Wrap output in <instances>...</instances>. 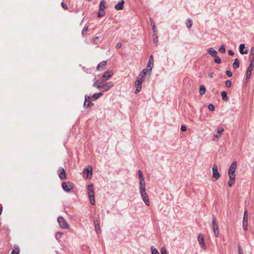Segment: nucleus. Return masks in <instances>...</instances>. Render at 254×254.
Wrapping results in <instances>:
<instances>
[{
    "instance_id": "f257e3e1",
    "label": "nucleus",
    "mask_w": 254,
    "mask_h": 254,
    "mask_svg": "<svg viewBox=\"0 0 254 254\" xmlns=\"http://www.w3.org/2000/svg\"><path fill=\"white\" fill-rule=\"evenodd\" d=\"M93 185L91 184L88 186V196L90 201L92 205L95 204L94 191L93 189Z\"/></svg>"
},
{
    "instance_id": "f03ea898",
    "label": "nucleus",
    "mask_w": 254,
    "mask_h": 254,
    "mask_svg": "<svg viewBox=\"0 0 254 254\" xmlns=\"http://www.w3.org/2000/svg\"><path fill=\"white\" fill-rule=\"evenodd\" d=\"M63 189L66 192H69L73 188V184L70 182H63L62 184Z\"/></svg>"
},
{
    "instance_id": "7ed1b4c3",
    "label": "nucleus",
    "mask_w": 254,
    "mask_h": 254,
    "mask_svg": "<svg viewBox=\"0 0 254 254\" xmlns=\"http://www.w3.org/2000/svg\"><path fill=\"white\" fill-rule=\"evenodd\" d=\"M58 222L61 228L63 229H68L69 228L68 224L63 217H59Z\"/></svg>"
},
{
    "instance_id": "20e7f679",
    "label": "nucleus",
    "mask_w": 254,
    "mask_h": 254,
    "mask_svg": "<svg viewBox=\"0 0 254 254\" xmlns=\"http://www.w3.org/2000/svg\"><path fill=\"white\" fill-rule=\"evenodd\" d=\"M212 226L213 230V232L216 237H218L219 235V231L218 226L216 222V218L213 217L212 221Z\"/></svg>"
},
{
    "instance_id": "39448f33",
    "label": "nucleus",
    "mask_w": 254,
    "mask_h": 254,
    "mask_svg": "<svg viewBox=\"0 0 254 254\" xmlns=\"http://www.w3.org/2000/svg\"><path fill=\"white\" fill-rule=\"evenodd\" d=\"M237 168V162L233 161L232 163L231 164L229 170H228V175L229 176H235V172L236 171Z\"/></svg>"
},
{
    "instance_id": "423d86ee",
    "label": "nucleus",
    "mask_w": 254,
    "mask_h": 254,
    "mask_svg": "<svg viewBox=\"0 0 254 254\" xmlns=\"http://www.w3.org/2000/svg\"><path fill=\"white\" fill-rule=\"evenodd\" d=\"M248 216L247 210H245L244 214L243 221V227L244 231H246L248 230Z\"/></svg>"
},
{
    "instance_id": "0eeeda50",
    "label": "nucleus",
    "mask_w": 254,
    "mask_h": 254,
    "mask_svg": "<svg viewBox=\"0 0 254 254\" xmlns=\"http://www.w3.org/2000/svg\"><path fill=\"white\" fill-rule=\"evenodd\" d=\"M213 177L217 180L220 177V175L218 171V166L216 164H213L212 167Z\"/></svg>"
},
{
    "instance_id": "6e6552de",
    "label": "nucleus",
    "mask_w": 254,
    "mask_h": 254,
    "mask_svg": "<svg viewBox=\"0 0 254 254\" xmlns=\"http://www.w3.org/2000/svg\"><path fill=\"white\" fill-rule=\"evenodd\" d=\"M92 167L90 166L84 169L83 174L86 176V179L91 178L92 175Z\"/></svg>"
},
{
    "instance_id": "1a4fd4ad",
    "label": "nucleus",
    "mask_w": 254,
    "mask_h": 254,
    "mask_svg": "<svg viewBox=\"0 0 254 254\" xmlns=\"http://www.w3.org/2000/svg\"><path fill=\"white\" fill-rule=\"evenodd\" d=\"M142 82H143V79H138L135 82V94H137L140 91V90L141 89Z\"/></svg>"
},
{
    "instance_id": "9d476101",
    "label": "nucleus",
    "mask_w": 254,
    "mask_h": 254,
    "mask_svg": "<svg viewBox=\"0 0 254 254\" xmlns=\"http://www.w3.org/2000/svg\"><path fill=\"white\" fill-rule=\"evenodd\" d=\"M58 175L61 180L66 179L65 171L63 167H60L58 170Z\"/></svg>"
},
{
    "instance_id": "9b49d317",
    "label": "nucleus",
    "mask_w": 254,
    "mask_h": 254,
    "mask_svg": "<svg viewBox=\"0 0 254 254\" xmlns=\"http://www.w3.org/2000/svg\"><path fill=\"white\" fill-rule=\"evenodd\" d=\"M154 59L152 55H151L149 58V61L147 63V68H148V73L150 74L153 65Z\"/></svg>"
},
{
    "instance_id": "f8f14e48",
    "label": "nucleus",
    "mask_w": 254,
    "mask_h": 254,
    "mask_svg": "<svg viewBox=\"0 0 254 254\" xmlns=\"http://www.w3.org/2000/svg\"><path fill=\"white\" fill-rule=\"evenodd\" d=\"M113 86V83L111 82H106L105 83L101 85V89H103L104 90L102 91H108Z\"/></svg>"
},
{
    "instance_id": "ddd939ff",
    "label": "nucleus",
    "mask_w": 254,
    "mask_h": 254,
    "mask_svg": "<svg viewBox=\"0 0 254 254\" xmlns=\"http://www.w3.org/2000/svg\"><path fill=\"white\" fill-rule=\"evenodd\" d=\"M198 241L199 242V243L200 245H201V247L203 248V249L205 250L206 248V245L204 243V237L202 234H200L198 235Z\"/></svg>"
},
{
    "instance_id": "4468645a",
    "label": "nucleus",
    "mask_w": 254,
    "mask_h": 254,
    "mask_svg": "<svg viewBox=\"0 0 254 254\" xmlns=\"http://www.w3.org/2000/svg\"><path fill=\"white\" fill-rule=\"evenodd\" d=\"M142 199L147 206L149 205L148 196L146 191L140 193Z\"/></svg>"
},
{
    "instance_id": "2eb2a0df",
    "label": "nucleus",
    "mask_w": 254,
    "mask_h": 254,
    "mask_svg": "<svg viewBox=\"0 0 254 254\" xmlns=\"http://www.w3.org/2000/svg\"><path fill=\"white\" fill-rule=\"evenodd\" d=\"M107 64V62L106 61H103L100 63L97 66V69L98 70H102L104 69Z\"/></svg>"
},
{
    "instance_id": "dca6fc26",
    "label": "nucleus",
    "mask_w": 254,
    "mask_h": 254,
    "mask_svg": "<svg viewBox=\"0 0 254 254\" xmlns=\"http://www.w3.org/2000/svg\"><path fill=\"white\" fill-rule=\"evenodd\" d=\"M113 73L111 71H106L103 75H102L103 80H108L112 76Z\"/></svg>"
},
{
    "instance_id": "f3484780",
    "label": "nucleus",
    "mask_w": 254,
    "mask_h": 254,
    "mask_svg": "<svg viewBox=\"0 0 254 254\" xmlns=\"http://www.w3.org/2000/svg\"><path fill=\"white\" fill-rule=\"evenodd\" d=\"M138 174L139 176V185H145L144 181V178L143 176V173L140 170L138 171Z\"/></svg>"
},
{
    "instance_id": "a211bd4d",
    "label": "nucleus",
    "mask_w": 254,
    "mask_h": 254,
    "mask_svg": "<svg viewBox=\"0 0 254 254\" xmlns=\"http://www.w3.org/2000/svg\"><path fill=\"white\" fill-rule=\"evenodd\" d=\"M125 1L124 0L120 1L115 6V8L117 10H122L124 8V4Z\"/></svg>"
},
{
    "instance_id": "6ab92c4d",
    "label": "nucleus",
    "mask_w": 254,
    "mask_h": 254,
    "mask_svg": "<svg viewBox=\"0 0 254 254\" xmlns=\"http://www.w3.org/2000/svg\"><path fill=\"white\" fill-rule=\"evenodd\" d=\"M245 44H241L240 45V47H239V48H240V53L243 55V54H247L248 52V49H246L245 51L244 50V49H245Z\"/></svg>"
},
{
    "instance_id": "aec40b11",
    "label": "nucleus",
    "mask_w": 254,
    "mask_h": 254,
    "mask_svg": "<svg viewBox=\"0 0 254 254\" xmlns=\"http://www.w3.org/2000/svg\"><path fill=\"white\" fill-rule=\"evenodd\" d=\"M94 225H95V228L97 234H98L99 232H100L101 230L99 227V224L97 221V219L96 218H94Z\"/></svg>"
},
{
    "instance_id": "412c9836",
    "label": "nucleus",
    "mask_w": 254,
    "mask_h": 254,
    "mask_svg": "<svg viewBox=\"0 0 254 254\" xmlns=\"http://www.w3.org/2000/svg\"><path fill=\"white\" fill-rule=\"evenodd\" d=\"M207 52L213 57L217 55V52L213 48H210L208 49Z\"/></svg>"
},
{
    "instance_id": "4be33fe9",
    "label": "nucleus",
    "mask_w": 254,
    "mask_h": 254,
    "mask_svg": "<svg viewBox=\"0 0 254 254\" xmlns=\"http://www.w3.org/2000/svg\"><path fill=\"white\" fill-rule=\"evenodd\" d=\"M107 8V6L106 5V2L104 0H102L100 1V4H99V10H104L105 9Z\"/></svg>"
},
{
    "instance_id": "5701e85b",
    "label": "nucleus",
    "mask_w": 254,
    "mask_h": 254,
    "mask_svg": "<svg viewBox=\"0 0 254 254\" xmlns=\"http://www.w3.org/2000/svg\"><path fill=\"white\" fill-rule=\"evenodd\" d=\"M229 181L228 182V185L229 187H232L233 184L235 183V176H229Z\"/></svg>"
},
{
    "instance_id": "b1692460",
    "label": "nucleus",
    "mask_w": 254,
    "mask_h": 254,
    "mask_svg": "<svg viewBox=\"0 0 254 254\" xmlns=\"http://www.w3.org/2000/svg\"><path fill=\"white\" fill-rule=\"evenodd\" d=\"M240 66V61L236 58L234 60V62L233 64V67L234 69H237Z\"/></svg>"
},
{
    "instance_id": "393cba45",
    "label": "nucleus",
    "mask_w": 254,
    "mask_h": 254,
    "mask_svg": "<svg viewBox=\"0 0 254 254\" xmlns=\"http://www.w3.org/2000/svg\"><path fill=\"white\" fill-rule=\"evenodd\" d=\"M147 72H148V69H143L139 75V76H140V79H143L145 75H146Z\"/></svg>"
},
{
    "instance_id": "a878e982",
    "label": "nucleus",
    "mask_w": 254,
    "mask_h": 254,
    "mask_svg": "<svg viewBox=\"0 0 254 254\" xmlns=\"http://www.w3.org/2000/svg\"><path fill=\"white\" fill-rule=\"evenodd\" d=\"M221 97H222V99L224 101H227L228 99V97H227V92L225 91H223L221 92Z\"/></svg>"
},
{
    "instance_id": "bb28decb",
    "label": "nucleus",
    "mask_w": 254,
    "mask_h": 254,
    "mask_svg": "<svg viewBox=\"0 0 254 254\" xmlns=\"http://www.w3.org/2000/svg\"><path fill=\"white\" fill-rule=\"evenodd\" d=\"M206 92V88L204 85H201L199 87V93L200 95H203Z\"/></svg>"
},
{
    "instance_id": "cd10ccee",
    "label": "nucleus",
    "mask_w": 254,
    "mask_h": 254,
    "mask_svg": "<svg viewBox=\"0 0 254 254\" xmlns=\"http://www.w3.org/2000/svg\"><path fill=\"white\" fill-rule=\"evenodd\" d=\"M102 95H103V94L101 92L95 93L92 96V98L93 99V100H95L98 99L99 97H100Z\"/></svg>"
},
{
    "instance_id": "c85d7f7f",
    "label": "nucleus",
    "mask_w": 254,
    "mask_h": 254,
    "mask_svg": "<svg viewBox=\"0 0 254 254\" xmlns=\"http://www.w3.org/2000/svg\"><path fill=\"white\" fill-rule=\"evenodd\" d=\"M150 21L151 25L152 30L153 31V32H156V28L155 23H154L153 19L152 18H150Z\"/></svg>"
},
{
    "instance_id": "c756f323",
    "label": "nucleus",
    "mask_w": 254,
    "mask_h": 254,
    "mask_svg": "<svg viewBox=\"0 0 254 254\" xmlns=\"http://www.w3.org/2000/svg\"><path fill=\"white\" fill-rule=\"evenodd\" d=\"M93 86L97 87L98 89L101 90V84L100 82L96 81L93 84Z\"/></svg>"
},
{
    "instance_id": "7c9ffc66",
    "label": "nucleus",
    "mask_w": 254,
    "mask_h": 254,
    "mask_svg": "<svg viewBox=\"0 0 254 254\" xmlns=\"http://www.w3.org/2000/svg\"><path fill=\"white\" fill-rule=\"evenodd\" d=\"M186 24V26L188 28H190L191 27V26L192 25V21L191 20H190V19H188L187 20Z\"/></svg>"
},
{
    "instance_id": "2f4dec72",
    "label": "nucleus",
    "mask_w": 254,
    "mask_h": 254,
    "mask_svg": "<svg viewBox=\"0 0 254 254\" xmlns=\"http://www.w3.org/2000/svg\"><path fill=\"white\" fill-rule=\"evenodd\" d=\"M92 42L94 44H98L99 43H100V41L99 40V37H98V36H96L95 37H94L93 39H92Z\"/></svg>"
},
{
    "instance_id": "473e14b6",
    "label": "nucleus",
    "mask_w": 254,
    "mask_h": 254,
    "mask_svg": "<svg viewBox=\"0 0 254 254\" xmlns=\"http://www.w3.org/2000/svg\"><path fill=\"white\" fill-rule=\"evenodd\" d=\"M140 192H143L146 191L145 185H139Z\"/></svg>"
},
{
    "instance_id": "72a5a7b5",
    "label": "nucleus",
    "mask_w": 254,
    "mask_h": 254,
    "mask_svg": "<svg viewBox=\"0 0 254 254\" xmlns=\"http://www.w3.org/2000/svg\"><path fill=\"white\" fill-rule=\"evenodd\" d=\"M153 42L157 44L158 41V37H157V34L156 32H153Z\"/></svg>"
},
{
    "instance_id": "f704fd0d",
    "label": "nucleus",
    "mask_w": 254,
    "mask_h": 254,
    "mask_svg": "<svg viewBox=\"0 0 254 254\" xmlns=\"http://www.w3.org/2000/svg\"><path fill=\"white\" fill-rule=\"evenodd\" d=\"M219 52L221 53H224L226 52L225 47L224 45H222L220 46L219 49Z\"/></svg>"
},
{
    "instance_id": "c9c22d12",
    "label": "nucleus",
    "mask_w": 254,
    "mask_h": 254,
    "mask_svg": "<svg viewBox=\"0 0 254 254\" xmlns=\"http://www.w3.org/2000/svg\"><path fill=\"white\" fill-rule=\"evenodd\" d=\"M251 74L252 71H249L247 70L246 80L248 81L250 79Z\"/></svg>"
},
{
    "instance_id": "e433bc0d",
    "label": "nucleus",
    "mask_w": 254,
    "mask_h": 254,
    "mask_svg": "<svg viewBox=\"0 0 254 254\" xmlns=\"http://www.w3.org/2000/svg\"><path fill=\"white\" fill-rule=\"evenodd\" d=\"M91 99V97L89 96H87V95H85V102L84 103V106H86V103L90 101L89 100H90Z\"/></svg>"
},
{
    "instance_id": "4c0bfd02",
    "label": "nucleus",
    "mask_w": 254,
    "mask_h": 254,
    "mask_svg": "<svg viewBox=\"0 0 254 254\" xmlns=\"http://www.w3.org/2000/svg\"><path fill=\"white\" fill-rule=\"evenodd\" d=\"M151 249L152 254H159L158 250L154 248L153 247H152Z\"/></svg>"
},
{
    "instance_id": "58836bf2",
    "label": "nucleus",
    "mask_w": 254,
    "mask_h": 254,
    "mask_svg": "<svg viewBox=\"0 0 254 254\" xmlns=\"http://www.w3.org/2000/svg\"><path fill=\"white\" fill-rule=\"evenodd\" d=\"M214 57L215 58L214 61L216 63L220 64L221 63V60L220 58L219 57L217 56V55Z\"/></svg>"
},
{
    "instance_id": "ea45409f",
    "label": "nucleus",
    "mask_w": 254,
    "mask_h": 254,
    "mask_svg": "<svg viewBox=\"0 0 254 254\" xmlns=\"http://www.w3.org/2000/svg\"><path fill=\"white\" fill-rule=\"evenodd\" d=\"M105 14V12H104V10H101L100 11V10L99 9V11L98 12V17H101L103 16H104Z\"/></svg>"
},
{
    "instance_id": "a19ab883",
    "label": "nucleus",
    "mask_w": 254,
    "mask_h": 254,
    "mask_svg": "<svg viewBox=\"0 0 254 254\" xmlns=\"http://www.w3.org/2000/svg\"><path fill=\"white\" fill-rule=\"evenodd\" d=\"M225 85L228 88L230 87L232 85V82H231V80H226L225 82Z\"/></svg>"
},
{
    "instance_id": "79ce46f5",
    "label": "nucleus",
    "mask_w": 254,
    "mask_h": 254,
    "mask_svg": "<svg viewBox=\"0 0 254 254\" xmlns=\"http://www.w3.org/2000/svg\"><path fill=\"white\" fill-rule=\"evenodd\" d=\"M224 131V129L222 127H219L217 128V132L220 135Z\"/></svg>"
},
{
    "instance_id": "37998d69",
    "label": "nucleus",
    "mask_w": 254,
    "mask_h": 254,
    "mask_svg": "<svg viewBox=\"0 0 254 254\" xmlns=\"http://www.w3.org/2000/svg\"><path fill=\"white\" fill-rule=\"evenodd\" d=\"M208 108L209 110L211 111H213L215 109V107H214V105L211 104H209L208 105Z\"/></svg>"
},
{
    "instance_id": "c03bdc74",
    "label": "nucleus",
    "mask_w": 254,
    "mask_h": 254,
    "mask_svg": "<svg viewBox=\"0 0 254 254\" xmlns=\"http://www.w3.org/2000/svg\"><path fill=\"white\" fill-rule=\"evenodd\" d=\"M249 60L250 61V62L254 61V53H250Z\"/></svg>"
},
{
    "instance_id": "a18cd8bd",
    "label": "nucleus",
    "mask_w": 254,
    "mask_h": 254,
    "mask_svg": "<svg viewBox=\"0 0 254 254\" xmlns=\"http://www.w3.org/2000/svg\"><path fill=\"white\" fill-rule=\"evenodd\" d=\"M93 105H94V104H93V103H92V102H91L89 101V102H88L86 103V106H84V108H89V107H91V106H93Z\"/></svg>"
},
{
    "instance_id": "49530a36",
    "label": "nucleus",
    "mask_w": 254,
    "mask_h": 254,
    "mask_svg": "<svg viewBox=\"0 0 254 254\" xmlns=\"http://www.w3.org/2000/svg\"><path fill=\"white\" fill-rule=\"evenodd\" d=\"M160 252L161 253V254H167L166 250L164 247H162L161 248Z\"/></svg>"
},
{
    "instance_id": "de8ad7c7",
    "label": "nucleus",
    "mask_w": 254,
    "mask_h": 254,
    "mask_svg": "<svg viewBox=\"0 0 254 254\" xmlns=\"http://www.w3.org/2000/svg\"><path fill=\"white\" fill-rule=\"evenodd\" d=\"M19 253V250L18 248H17V249H14L11 252V254H18Z\"/></svg>"
},
{
    "instance_id": "09e8293b",
    "label": "nucleus",
    "mask_w": 254,
    "mask_h": 254,
    "mask_svg": "<svg viewBox=\"0 0 254 254\" xmlns=\"http://www.w3.org/2000/svg\"><path fill=\"white\" fill-rule=\"evenodd\" d=\"M226 74L227 75V76H228L229 77L232 76V72L229 70H227L226 71Z\"/></svg>"
},
{
    "instance_id": "8fccbe9b",
    "label": "nucleus",
    "mask_w": 254,
    "mask_h": 254,
    "mask_svg": "<svg viewBox=\"0 0 254 254\" xmlns=\"http://www.w3.org/2000/svg\"><path fill=\"white\" fill-rule=\"evenodd\" d=\"M238 253L239 254H243V250L242 249V247L240 245H238Z\"/></svg>"
},
{
    "instance_id": "3c124183",
    "label": "nucleus",
    "mask_w": 254,
    "mask_h": 254,
    "mask_svg": "<svg viewBox=\"0 0 254 254\" xmlns=\"http://www.w3.org/2000/svg\"><path fill=\"white\" fill-rule=\"evenodd\" d=\"M187 129V127L185 125H182L181 130L182 131H185Z\"/></svg>"
},
{
    "instance_id": "603ef678",
    "label": "nucleus",
    "mask_w": 254,
    "mask_h": 254,
    "mask_svg": "<svg viewBox=\"0 0 254 254\" xmlns=\"http://www.w3.org/2000/svg\"><path fill=\"white\" fill-rule=\"evenodd\" d=\"M61 5H62V7H63L64 9L66 10V9H67V5H66L64 2H62L61 3Z\"/></svg>"
},
{
    "instance_id": "864d4df0",
    "label": "nucleus",
    "mask_w": 254,
    "mask_h": 254,
    "mask_svg": "<svg viewBox=\"0 0 254 254\" xmlns=\"http://www.w3.org/2000/svg\"><path fill=\"white\" fill-rule=\"evenodd\" d=\"M219 135L215 134L214 136L213 140L216 141L219 139Z\"/></svg>"
},
{
    "instance_id": "5fc2aeb1",
    "label": "nucleus",
    "mask_w": 254,
    "mask_h": 254,
    "mask_svg": "<svg viewBox=\"0 0 254 254\" xmlns=\"http://www.w3.org/2000/svg\"><path fill=\"white\" fill-rule=\"evenodd\" d=\"M228 53L229 55L233 56L234 55V53L231 50L228 51Z\"/></svg>"
},
{
    "instance_id": "6e6d98bb",
    "label": "nucleus",
    "mask_w": 254,
    "mask_h": 254,
    "mask_svg": "<svg viewBox=\"0 0 254 254\" xmlns=\"http://www.w3.org/2000/svg\"><path fill=\"white\" fill-rule=\"evenodd\" d=\"M116 47L118 49L122 47V43L120 42L117 43V44L116 45Z\"/></svg>"
},
{
    "instance_id": "4d7b16f0",
    "label": "nucleus",
    "mask_w": 254,
    "mask_h": 254,
    "mask_svg": "<svg viewBox=\"0 0 254 254\" xmlns=\"http://www.w3.org/2000/svg\"><path fill=\"white\" fill-rule=\"evenodd\" d=\"M249 66L254 68V61H251L250 62V64Z\"/></svg>"
},
{
    "instance_id": "13d9d810",
    "label": "nucleus",
    "mask_w": 254,
    "mask_h": 254,
    "mask_svg": "<svg viewBox=\"0 0 254 254\" xmlns=\"http://www.w3.org/2000/svg\"><path fill=\"white\" fill-rule=\"evenodd\" d=\"M88 27H84V28L82 30V34H83L85 32H86L87 30Z\"/></svg>"
},
{
    "instance_id": "bf43d9fd",
    "label": "nucleus",
    "mask_w": 254,
    "mask_h": 254,
    "mask_svg": "<svg viewBox=\"0 0 254 254\" xmlns=\"http://www.w3.org/2000/svg\"><path fill=\"white\" fill-rule=\"evenodd\" d=\"M253 69V68L252 67H251V66H249L247 70L249 71H252V72Z\"/></svg>"
},
{
    "instance_id": "052dcab7",
    "label": "nucleus",
    "mask_w": 254,
    "mask_h": 254,
    "mask_svg": "<svg viewBox=\"0 0 254 254\" xmlns=\"http://www.w3.org/2000/svg\"><path fill=\"white\" fill-rule=\"evenodd\" d=\"M63 234V233H61V232H58L56 234V238H58V235H60V236H61V235H62Z\"/></svg>"
},
{
    "instance_id": "680f3d73",
    "label": "nucleus",
    "mask_w": 254,
    "mask_h": 254,
    "mask_svg": "<svg viewBox=\"0 0 254 254\" xmlns=\"http://www.w3.org/2000/svg\"><path fill=\"white\" fill-rule=\"evenodd\" d=\"M213 73L212 72H210L208 73V76L211 77V78H212L213 77Z\"/></svg>"
},
{
    "instance_id": "e2e57ef3",
    "label": "nucleus",
    "mask_w": 254,
    "mask_h": 254,
    "mask_svg": "<svg viewBox=\"0 0 254 254\" xmlns=\"http://www.w3.org/2000/svg\"><path fill=\"white\" fill-rule=\"evenodd\" d=\"M250 53H254V48L252 47L250 51Z\"/></svg>"
}]
</instances>
